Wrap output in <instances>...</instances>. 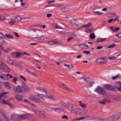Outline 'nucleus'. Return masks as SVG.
Wrapping results in <instances>:
<instances>
[{"mask_svg":"<svg viewBox=\"0 0 121 121\" xmlns=\"http://www.w3.org/2000/svg\"><path fill=\"white\" fill-rule=\"evenodd\" d=\"M38 94L31 95L30 97V99L36 103L42 102V99L44 100H49L53 102L56 101L55 97L52 95L47 93L42 88H39Z\"/></svg>","mask_w":121,"mask_h":121,"instance_id":"nucleus-1","label":"nucleus"},{"mask_svg":"<svg viewBox=\"0 0 121 121\" xmlns=\"http://www.w3.org/2000/svg\"><path fill=\"white\" fill-rule=\"evenodd\" d=\"M31 37L33 39H40L43 37V33L37 29H31Z\"/></svg>","mask_w":121,"mask_h":121,"instance_id":"nucleus-2","label":"nucleus"},{"mask_svg":"<svg viewBox=\"0 0 121 121\" xmlns=\"http://www.w3.org/2000/svg\"><path fill=\"white\" fill-rule=\"evenodd\" d=\"M29 88L27 85L24 83H22V86H18L15 89V92L19 93H24L29 90Z\"/></svg>","mask_w":121,"mask_h":121,"instance_id":"nucleus-3","label":"nucleus"},{"mask_svg":"<svg viewBox=\"0 0 121 121\" xmlns=\"http://www.w3.org/2000/svg\"><path fill=\"white\" fill-rule=\"evenodd\" d=\"M9 93V92H4L1 93L0 94V101L2 104H8L11 108H13L14 107V106L11 104L6 102L4 99L6 97L5 94Z\"/></svg>","mask_w":121,"mask_h":121,"instance_id":"nucleus-4","label":"nucleus"},{"mask_svg":"<svg viewBox=\"0 0 121 121\" xmlns=\"http://www.w3.org/2000/svg\"><path fill=\"white\" fill-rule=\"evenodd\" d=\"M58 86L59 88L69 92H72L73 90L71 87H68L63 82H60Z\"/></svg>","mask_w":121,"mask_h":121,"instance_id":"nucleus-5","label":"nucleus"},{"mask_svg":"<svg viewBox=\"0 0 121 121\" xmlns=\"http://www.w3.org/2000/svg\"><path fill=\"white\" fill-rule=\"evenodd\" d=\"M33 111L37 116L42 118H45L46 117L45 114L42 112L36 109H33Z\"/></svg>","mask_w":121,"mask_h":121,"instance_id":"nucleus-6","label":"nucleus"},{"mask_svg":"<svg viewBox=\"0 0 121 121\" xmlns=\"http://www.w3.org/2000/svg\"><path fill=\"white\" fill-rule=\"evenodd\" d=\"M53 27L55 29H57V31L61 34H65L67 33L66 31L64 30V29L56 24H54L53 25Z\"/></svg>","mask_w":121,"mask_h":121,"instance_id":"nucleus-7","label":"nucleus"},{"mask_svg":"<svg viewBox=\"0 0 121 121\" xmlns=\"http://www.w3.org/2000/svg\"><path fill=\"white\" fill-rule=\"evenodd\" d=\"M11 119L13 120L16 119L17 121H20L24 120L23 115H17L13 114L11 116Z\"/></svg>","mask_w":121,"mask_h":121,"instance_id":"nucleus-8","label":"nucleus"},{"mask_svg":"<svg viewBox=\"0 0 121 121\" xmlns=\"http://www.w3.org/2000/svg\"><path fill=\"white\" fill-rule=\"evenodd\" d=\"M104 88L105 89L110 91H115L116 87L115 86L111 84H105L104 85Z\"/></svg>","mask_w":121,"mask_h":121,"instance_id":"nucleus-9","label":"nucleus"},{"mask_svg":"<svg viewBox=\"0 0 121 121\" xmlns=\"http://www.w3.org/2000/svg\"><path fill=\"white\" fill-rule=\"evenodd\" d=\"M0 68L2 70L8 72H9L10 70L9 68L3 63H0Z\"/></svg>","mask_w":121,"mask_h":121,"instance_id":"nucleus-10","label":"nucleus"},{"mask_svg":"<svg viewBox=\"0 0 121 121\" xmlns=\"http://www.w3.org/2000/svg\"><path fill=\"white\" fill-rule=\"evenodd\" d=\"M117 97L116 96L110 95L104 98V100L106 101L107 102H110L116 99Z\"/></svg>","mask_w":121,"mask_h":121,"instance_id":"nucleus-11","label":"nucleus"},{"mask_svg":"<svg viewBox=\"0 0 121 121\" xmlns=\"http://www.w3.org/2000/svg\"><path fill=\"white\" fill-rule=\"evenodd\" d=\"M33 58L36 61L39 63H40L42 61V58L37 54H35Z\"/></svg>","mask_w":121,"mask_h":121,"instance_id":"nucleus-12","label":"nucleus"},{"mask_svg":"<svg viewBox=\"0 0 121 121\" xmlns=\"http://www.w3.org/2000/svg\"><path fill=\"white\" fill-rule=\"evenodd\" d=\"M96 61L99 63L104 64L107 61V59L104 58H101L96 60Z\"/></svg>","mask_w":121,"mask_h":121,"instance_id":"nucleus-13","label":"nucleus"},{"mask_svg":"<svg viewBox=\"0 0 121 121\" xmlns=\"http://www.w3.org/2000/svg\"><path fill=\"white\" fill-rule=\"evenodd\" d=\"M80 109L79 108H77L72 109L71 110V112L74 114L78 115L79 114H80Z\"/></svg>","mask_w":121,"mask_h":121,"instance_id":"nucleus-14","label":"nucleus"},{"mask_svg":"<svg viewBox=\"0 0 121 121\" xmlns=\"http://www.w3.org/2000/svg\"><path fill=\"white\" fill-rule=\"evenodd\" d=\"M116 88L118 90L121 92V82L119 81H117L115 83Z\"/></svg>","mask_w":121,"mask_h":121,"instance_id":"nucleus-15","label":"nucleus"},{"mask_svg":"<svg viewBox=\"0 0 121 121\" xmlns=\"http://www.w3.org/2000/svg\"><path fill=\"white\" fill-rule=\"evenodd\" d=\"M50 45H53L55 44H61L62 43V42L59 41H49L48 43Z\"/></svg>","mask_w":121,"mask_h":121,"instance_id":"nucleus-16","label":"nucleus"},{"mask_svg":"<svg viewBox=\"0 0 121 121\" xmlns=\"http://www.w3.org/2000/svg\"><path fill=\"white\" fill-rule=\"evenodd\" d=\"M120 118V117L118 115H113L111 117V119L113 121L116 120Z\"/></svg>","mask_w":121,"mask_h":121,"instance_id":"nucleus-17","label":"nucleus"},{"mask_svg":"<svg viewBox=\"0 0 121 121\" xmlns=\"http://www.w3.org/2000/svg\"><path fill=\"white\" fill-rule=\"evenodd\" d=\"M107 38H99L95 40V42L96 43H99L100 42H102L106 40L107 39Z\"/></svg>","mask_w":121,"mask_h":121,"instance_id":"nucleus-18","label":"nucleus"},{"mask_svg":"<svg viewBox=\"0 0 121 121\" xmlns=\"http://www.w3.org/2000/svg\"><path fill=\"white\" fill-rule=\"evenodd\" d=\"M59 104L62 106H66V103L65 100H60L59 101Z\"/></svg>","mask_w":121,"mask_h":121,"instance_id":"nucleus-19","label":"nucleus"},{"mask_svg":"<svg viewBox=\"0 0 121 121\" xmlns=\"http://www.w3.org/2000/svg\"><path fill=\"white\" fill-rule=\"evenodd\" d=\"M74 106V104H69L67 106V108L69 109H73Z\"/></svg>","mask_w":121,"mask_h":121,"instance_id":"nucleus-20","label":"nucleus"},{"mask_svg":"<svg viewBox=\"0 0 121 121\" xmlns=\"http://www.w3.org/2000/svg\"><path fill=\"white\" fill-rule=\"evenodd\" d=\"M99 94L104 95H107V93L103 88L102 89Z\"/></svg>","mask_w":121,"mask_h":121,"instance_id":"nucleus-21","label":"nucleus"},{"mask_svg":"<svg viewBox=\"0 0 121 121\" xmlns=\"http://www.w3.org/2000/svg\"><path fill=\"white\" fill-rule=\"evenodd\" d=\"M89 38L91 39H95V36L94 33H91L89 36Z\"/></svg>","mask_w":121,"mask_h":121,"instance_id":"nucleus-22","label":"nucleus"},{"mask_svg":"<svg viewBox=\"0 0 121 121\" xmlns=\"http://www.w3.org/2000/svg\"><path fill=\"white\" fill-rule=\"evenodd\" d=\"M15 98L16 100L19 101L22 100V97L19 95H17L15 96Z\"/></svg>","mask_w":121,"mask_h":121,"instance_id":"nucleus-23","label":"nucleus"},{"mask_svg":"<svg viewBox=\"0 0 121 121\" xmlns=\"http://www.w3.org/2000/svg\"><path fill=\"white\" fill-rule=\"evenodd\" d=\"M78 102L79 103V105L82 107L83 108H86V105L85 104L82 103L81 101H79Z\"/></svg>","mask_w":121,"mask_h":121,"instance_id":"nucleus-24","label":"nucleus"},{"mask_svg":"<svg viewBox=\"0 0 121 121\" xmlns=\"http://www.w3.org/2000/svg\"><path fill=\"white\" fill-rule=\"evenodd\" d=\"M102 88L100 86H98V87L96 88L95 90V91L96 92H97L99 94Z\"/></svg>","mask_w":121,"mask_h":121,"instance_id":"nucleus-25","label":"nucleus"},{"mask_svg":"<svg viewBox=\"0 0 121 121\" xmlns=\"http://www.w3.org/2000/svg\"><path fill=\"white\" fill-rule=\"evenodd\" d=\"M14 21L17 22H20L21 20L22 19V18L20 17H15Z\"/></svg>","mask_w":121,"mask_h":121,"instance_id":"nucleus-26","label":"nucleus"},{"mask_svg":"<svg viewBox=\"0 0 121 121\" xmlns=\"http://www.w3.org/2000/svg\"><path fill=\"white\" fill-rule=\"evenodd\" d=\"M24 119L29 118L31 117V115L30 114L23 115Z\"/></svg>","mask_w":121,"mask_h":121,"instance_id":"nucleus-27","label":"nucleus"},{"mask_svg":"<svg viewBox=\"0 0 121 121\" xmlns=\"http://www.w3.org/2000/svg\"><path fill=\"white\" fill-rule=\"evenodd\" d=\"M64 65L65 67H68L69 69H71L73 68V66L72 65H68L67 64H65Z\"/></svg>","mask_w":121,"mask_h":121,"instance_id":"nucleus-28","label":"nucleus"},{"mask_svg":"<svg viewBox=\"0 0 121 121\" xmlns=\"http://www.w3.org/2000/svg\"><path fill=\"white\" fill-rule=\"evenodd\" d=\"M54 110L57 113H60L62 111L61 109L58 108H54Z\"/></svg>","mask_w":121,"mask_h":121,"instance_id":"nucleus-29","label":"nucleus"},{"mask_svg":"<svg viewBox=\"0 0 121 121\" xmlns=\"http://www.w3.org/2000/svg\"><path fill=\"white\" fill-rule=\"evenodd\" d=\"M87 111L86 109H83V110L81 112L82 115L83 116L86 115L87 114Z\"/></svg>","mask_w":121,"mask_h":121,"instance_id":"nucleus-30","label":"nucleus"},{"mask_svg":"<svg viewBox=\"0 0 121 121\" xmlns=\"http://www.w3.org/2000/svg\"><path fill=\"white\" fill-rule=\"evenodd\" d=\"M24 101L26 103H28V104H29L31 105H32L34 107H35L36 106V105L35 104L33 103H31L30 102V101H29L27 100L26 99H25L24 100Z\"/></svg>","mask_w":121,"mask_h":121,"instance_id":"nucleus-31","label":"nucleus"},{"mask_svg":"<svg viewBox=\"0 0 121 121\" xmlns=\"http://www.w3.org/2000/svg\"><path fill=\"white\" fill-rule=\"evenodd\" d=\"M93 12L95 14H96L98 15H102L103 14V13L102 12H99L97 11H93Z\"/></svg>","mask_w":121,"mask_h":121,"instance_id":"nucleus-32","label":"nucleus"},{"mask_svg":"<svg viewBox=\"0 0 121 121\" xmlns=\"http://www.w3.org/2000/svg\"><path fill=\"white\" fill-rule=\"evenodd\" d=\"M10 20L11 21H10L9 22V24L11 26L13 25L15 23V21H14L15 19H14L13 20V21H12L13 20L12 19H11Z\"/></svg>","mask_w":121,"mask_h":121,"instance_id":"nucleus-33","label":"nucleus"},{"mask_svg":"<svg viewBox=\"0 0 121 121\" xmlns=\"http://www.w3.org/2000/svg\"><path fill=\"white\" fill-rule=\"evenodd\" d=\"M92 24L91 22H89L88 24L83 25V27L85 28H87L90 27L91 25Z\"/></svg>","mask_w":121,"mask_h":121,"instance_id":"nucleus-34","label":"nucleus"},{"mask_svg":"<svg viewBox=\"0 0 121 121\" xmlns=\"http://www.w3.org/2000/svg\"><path fill=\"white\" fill-rule=\"evenodd\" d=\"M61 10L63 12H65L68 11L69 10V8H67L63 7L61 8Z\"/></svg>","mask_w":121,"mask_h":121,"instance_id":"nucleus-35","label":"nucleus"},{"mask_svg":"<svg viewBox=\"0 0 121 121\" xmlns=\"http://www.w3.org/2000/svg\"><path fill=\"white\" fill-rule=\"evenodd\" d=\"M4 84L5 86L7 87L9 89L10 88V83L9 82H4Z\"/></svg>","mask_w":121,"mask_h":121,"instance_id":"nucleus-36","label":"nucleus"},{"mask_svg":"<svg viewBox=\"0 0 121 121\" xmlns=\"http://www.w3.org/2000/svg\"><path fill=\"white\" fill-rule=\"evenodd\" d=\"M79 79L82 82H83L84 81H85L86 82H87V81L86 78L84 77H81L79 78Z\"/></svg>","mask_w":121,"mask_h":121,"instance_id":"nucleus-37","label":"nucleus"},{"mask_svg":"<svg viewBox=\"0 0 121 121\" xmlns=\"http://www.w3.org/2000/svg\"><path fill=\"white\" fill-rule=\"evenodd\" d=\"M23 55L22 54L20 53L19 52H17L15 53V57L16 58H19L20 56V55Z\"/></svg>","mask_w":121,"mask_h":121,"instance_id":"nucleus-38","label":"nucleus"},{"mask_svg":"<svg viewBox=\"0 0 121 121\" xmlns=\"http://www.w3.org/2000/svg\"><path fill=\"white\" fill-rule=\"evenodd\" d=\"M3 121H9L8 117L4 115L3 117Z\"/></svg>","mask_w":121,"mask_h":121,"instance_id":"nucleus-39","label":"nucleus"},{"mask_svg":"<svg viewBox=\"0 0 121 121\" xmlns=\"http://www.w3.org/2000/svg\"><path fill=\"white\" fill-rule=\"evenodd\" d=\"M6 37L10 39H12L13 38V37L10 34H8L5 35Z\"/></svg>","mask_w":121,"mask_h":121,"instance_id":"nucleus-40","label":"nucleus"},{"mask_svg":"<svg viewBox=\"0 0 121 121\" xmlns=\"http://www.w3.org/2000/svg\"><path fill=\"white\" fill-rule=\"evenodd\" d=\"M121 59V54L118 55L117 57H116V60Z\"/></svg>","mask_w":121,"mask_h":121,"instance_id":"nucleus-41","label":"nucleus"},{"mask_svg":"<svg viewBox=\"0 0 121 121\" xmlns=\"http://www.w3.org/2000/svg\"><path fill=\"white\" fill-rule=\"evenodd\" d=\"M18 80V78L16 77H14L13 78V81L14 82H16Z\"/></svg>","mask_w":121,"mask_h":121,"instance_id":"nucleus-42","label":"nucleus"},{"mask_svg":"<svg viewBox=\"0 0 121 121\" xmlns=\"http://www.w3.org/2000/svg\"><path fill=\"white\" fill-rule=\"evenodd\" d=\"M94 82L92 81L90 82L88 84V86L90 87H91L93 85Z\"/></svg>","mask_w":121,"mask_h":121,"instance_id":"nucleus-43","label":"nucleus"},{"mask_svg":"<svg viewBox=\"0 0 121 121\" xmlns=\"http://www.w3.org/2000/svg\"><path fill=\"white\" fill-rule=\"evenodd\" d=\"M119 77V76L118 75H117L116 76H113L112 77V80H115L117 79Z\"/></svg>","mask_w":121,"mask_h":121,"instance_id":"nucleus-44","label":"nucleus"},{"mask_svg":"<svg viewBox=\"0 0 121 121\" xmlns=\"http://www.w3.org/2000/svg\"><path fill=\"white\" fill-rule=\"evenodd\" d=\"M78 20L77 19H74L72 20L71 21V23L73 24H76V22H77Z\"/></svg>","mask_w":121,"mask_h":121,"instance_id":"nucleus-45","label":"nucleus"},{"mask_svg":"<svg viewBox=\"0 0 121 121\" xmlns=\"http://www.w3.org/2000/svg\"><path fill=\"white\" fill-rule=\"evenodd\" d=\"M99 103L102 104H104L106 103H107V102L106 101L104 100V98L103 101H99Z\"/></svg>","mask_w":121,"mask_h":121,"instance_id":"nucleus-46","label":"nucleus"},{"mask_svg":"<svg viewBox=\"0 0 121 121\" xmlns=\"http://www.w3.org/2000/svg\"><path fill=\"white\" fill-rule=\"evenodd\" d=\"M116 45L115 44H112L111 45H110L109 46H108V48H112L114 47Z\"/></svg>","mask_w":121,"mask_h":121,"instance_id":"nucleus-47","label":"nucleus"},{"mask_svg":"<svg viewBox=\"0 0 121 121\" xmlns=\"http://www.w3.org/2000/svg\"><path fill=\"white\" fill-rule=\"evenodd\" d=\"M61 118L62 119H65L66 120H68V117L66 115L62 116V117Z\"/></svg>","mask_w":121,"mask_h":121,"instance_id":"nucleus-48","label":"nucleus"},{"mask_svg":"<svg viewBox=\"0 0 121 121\" xmlns=\"http://www.w3.org/2000/svg\"><path fill=\"white\" fill-rule=\"evenodd\" d=\"M20 77L21 78L23 79L25 82H26L27 80L22 75H20Z\"/></svg>","mask_w":121,"mask_h":121,"instance_id":"nucleus-49","label":"nucleus"},{"mask_svg":"<svg viewBox=\"0 0 121 121\" xmlns=\"http://www.w3.org/2000/svg\"><path fill=\"white\" fill-rule=\"evenodd\" d=\"M79 47L82 49H84L85 48L84 46V44H80L79 45Z\"/></svg>","mask_w":121,"mask_h":121,"instance_id":"nucleus-50","label":"nucleus"},{"mask_svg":"<svg viewBox=\"0 0 121 121\" xmlns=\"http://www.w3.org/2000/svg\"><path fill=\"white\" fill-rule=\"evenodd\" d=\"M116 97H117L116 98V99H116L117 101H120L121 100V98L118 96H117Z\"/></svg>","mask_w":121,"mask_h":121,"instance_id":"nucleus-51","label":"nucleus"},{"mask_svg":"<svg viewBox=\"0 0 121 121\" xmlns=\"http://www.w3.org/2000/svg\"><path fill=\"white\" fill-rule=\"evenodd\" d=\"M0 37L4 39L5 38V36L3 35V34L1 33H0Z\"/></svg>","mask_w":121,"mask_h":121,"instance_id":"nucleus-52","label":"nucleus"},{"mask_svg":"<svg viewBox=\"0 0 121 121\" xmlns=\"http://www.w3.org/2000/svg\"><path fill=\"white\" fill-rule=\"evenodd\" d=\"M51 7V6H53L55 7H57V5H56L55 4H54L52 5H48L47 6H46L45 7V8H46L47 7Z\"/></svg>","mask_w":121,"mask_h":121,"instance_id":"nucleus-53","label":"nucleus"},{"mask_svg":"<svg viewBox=\"0 0 121 121\" xmlns=\"http://www.w3.org/2000/svg\"><path fill=\"white\" fill-rule=\"evenodd\" d=\"M4 111L0 108V114L4 115Z\"/></svg>","mask_w":121,"mask_h":121,"instance_id":"nucleus-54","label":"nucleus"},{"mask_svg":"<svg viewBox=\"0 0 121 121\" xmlns=\"http://www.w3.org/2000/svg\"><path fill=\"white\" fill-rule=\"evenodd\" d=\"M109 28L112 31L114 32L115 28L114 27L110 26Z\"/></svg>","mask_w":121,"mask_h":121,"instance_id":"nucleus-55","label":"nucleus"},{"mask_svg":"<svg viewBox=\"0 0 121 121\" xmlns=\"http://www.w3.org/2000/svg\"><path fill=\"white\" fill-rule=\"evenodd\" d=\"M78 121V117L73 118L71 120V121Z\"/></svg>","mask_w":121,"mask_h":121,"instance_id":"nucleus-56","label":"nucleus"},{"mask_svg":"<svg viewBox=\"0 0 121 121\" xmlns=\"http://www.w3.org/2000/svg\"><path fill=\"white\" fill-rule=\"evenodd\" d=\"M73 38L74 37H71L68 38L67 40V41L68 42L71 40L73 39Z\"/></svg>","mask_w":121,"mask_h":121,"instance_id":"nucleus-57","label":"nucleus"},{"mask_svg":"<svg viewBox=\"0 0 121 121\" xmlns=\"http://www.w3.org/2000/svg\"><path fill=\"white\" fill-rule=\"evenodd\" d=\"M5 19V17H4L0 16V20L2 21Z\"/></svg>","mask_w":121,"mask_h":121,"instance_id":"nucleus-58","label":"nucleus"},{"mask_svg":"<svg viewBox=\"0 0 121 121\" xmlns=\"http://www.w3.org/2000/svg\"><path fill=\"white\" fill-rule=\"evenodd\" d=\"M13 33H14L16 37L18 38L20 37V36L18 35L17 33L16 32H13Z\"/></svg>","mask_w":121,"mask_h":121,"instance_id":"nucleus-59","label":"nucleus"},{"mask_svg":"<svg viewBox=\"0 0 121 121\" xmlns=\"http://www.w3.org/2000/svg\"><path fill=\"white\" fill-rule=\"evenodd\" d=\"M108 59L109 60H111L112 59H113L114 60H116V57L115 58L113 56L112 57H109L108 58Z\"/></svg>","mask_w":121,"mask_h":121,"instance_id":"nucleus-60","label":"nucleus"},{"mask_svg":"<svg viewBox=\"0 0 121 121\" xmlns=\"http://www.w3.org/2000/svg\"><path fill=\"white\" fill-rule=\"evenodd\" d=\"M116 36L119 38H121V33H120L116 35Z\"/></svg>","mask_w":121,"mask_h":121,"instance_id":"nucleus-61","label":"nucleus"},{"mask_svg":"<svg viewBox=\"0 0 121 121\" xmlns=\"http://www.w3.org/2000/svg\"><path fill=\"white\" fill-rule=\"evenodd\" d=\"M93 31V30H89L87 31H86L85 32L88 33H90L91 32Z\"/></svg>","mask_w":121,"mask_h":121,"instance_id":"nucleus-62","label":"nucleus"},{"mask_svg":"<svg viewBox=\"0 0 121 121\" xmlns=\"http://www.w3.org/2000/svg\"><path fill=\"white\" fill-rule=\"evenodd\" d=\"M119 27H117L115 28H115H114V32H116L118 30H119Z\"/></svg>","mask_w":121,"mask_h":121,"instance_id":"nucleus-63","label":"nucleus"},{"mask_svg":"<svg viewBox=\"0 0 121 121\" xmlns=\"http://www.w3.org/2000/svg\"><path fill=\"white\" fill-rule=\"evenodd\" d=\"M52 14H48L47 15V17L49 18L52 16Z\"/></svg>","mask_w":121,"mask_h":121,"instance_id":"nucleus-64","label":"nucleus"}]
</instances>
